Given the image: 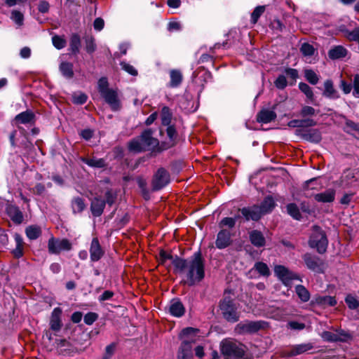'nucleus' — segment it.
Returning a JSON list of instances; mask_svg holds the SVG:
<instances>
[{"label": "nucleus", "mask_w": 359, "mask_h": 359, "mask_svg": "<svg viewBox=\"0 0 359 359\" xmlns=\"http://www.w3.org/2000/svg\"><path fill=\"white\" fill-rule=\"evenodd\" d=\"M175 258V257H173L170 253L161 250L159 252L158 262L161 264L166 266L168 260H170L172 262Z\"/></svg>", "instance_id": "c03bdc74"}, {"label": "nucleus", "mask_w": 359, "mask_h": 359, "mask_svg": "<svg viewBox=\"0 0 359 359\" xmlns=\"http://www.w3.org/2000/svg\"><path fill=\"white\" fill-rule=\"evenodd\" d=\"M353 95L355 97H359V74H355L353 78Z\"/></svg>", "instance_id": "052dcab7"}, {"label": "nucleus", "mask_w": 359, "mask_h": 359, "mask_svg": "<svg viewBox=\"0 0 359 359\" xmlns=\"http://www.w3.org/2000/svg\"><path fill=\"white\" fill-rule=\"evenodd\" d=\"M253 269H255L260 275L268 277L270 275V271L266 264L259 262L255 263Z\"/></svg>", "instance_id": "e433bc0d"}, {"label": "nucleus", "mask_w": 359, "mask_h": 359, "mask_svg": "<svg viewBox=\"0 0 359 359\" xmlns=\"http://www.w3.org/2000/svg\"><path fill=\"white\" fill-rule=\"evenodd\" d=\"M304 260L305 262L306 266L309 269L316 272L322 271L321 262L318 257L312 256L310 254H306L304 256Z\"/></svg>", "instance_id": "f3484780"}, {"label": "nucleus", "mask_w": 359, "mask_h": 359, "mask_svg": "<svg viewBox=\"0 0 359 359\" xmlns=\"http://www.w3.org/2000/svg\"><path fill=\"white\" fill-rule=\"evenodd\" d=\"M300 51L304 57H307L306 60H308L314 54L315 49L312 45L304 43L302 45Z\"/></svg>", "instance_id": "58836bf2"}, {"label": "nucleus", "mask_w": 359, "mask_h": 359, "mask_svg": "<svg viewBox=\"0 0 359 359\" xmlns=\"http://www.w3.org/2000/svg\"><path fill=\"white\" fill-rule=\"evenodd\" d=\"M170 180L168 172L163 168H160L154 175L152 185L154 190H158L168 184Z\"/></svg>", "instance_id": "9b49d317"}, {"label": "nucleus", "mask_w": 359, "mask_h": 359, "mask_svg": "<svg viewBox=\"0 0 359 359\" xmlns=\"http://www.w3.org/2000/svg\"><path fill=\"white\" fill-rule=\"evenodd\" d=\"M97 87H98V91L101 95L104 94L109 90H111L110 88H108V81L104 77L101 78L98 81Z\"/></svg>", "instance_id": "a18cd8bd"}, {"label": "nucleus", "mask_w": 359, "mask_h": 359, "mask_svg": "<svg viewBox=\"0 0 359 359\" xmlns=\"http://www.w3.org/2000/svg\"><path fill=\"white\" fill-rule=\"evenodd\" d=\"M340 88L344 94H348L351 93L353 87L350 83H346L344 80H341L340 82Z\"/></svg>", "instance_id": "0e129e2a"}, {"label": "nucleus", "mask_w": 359, "mask_h": 359, "mask_svg": "<svg viewBox=\"0 0 359 359\" xmlns=\"http://www.w3.org/2000/svg\"><path fill=\"white\" fill-rule=\"evenodd\" d=\"M169 311L173 316L181 317L184 315L185 309L181 302L172 299L170 303Z\"/></svg>", "instance_id": "aec40b11"}, {"label": "nucleus", "mask_w": 359, "mask_h": 359, "mask_svg": "<svg viewBox=\"0 0 359 359\" xmlns=\"http://www.w3.org/2000/svg\"><path fill=\"white\" fill-rule=\"evenodd\" d=\"M295 292L303 302H307L310 299V293L309 290L303 285H298L295 287Z\"/></svg>", "instance_id": "473e14b6"}, {"label": "nucleus", "mask_w": 359, "mask_h": 359, "mask_svg": "<svg viewBox=\"0 0 359 359\" xmlns=\"http://www.w3.org/2000/svg\"><path fill=\"white\" fill-rule=\"evenodd\" d=\"M275 207V203L272 197H266L260 206L243 208L241 213L246 220H258L263 215L270 212Z\"/></svg>", "instance_id": "7ed1b4c3"}, {"label": "nucleus", "mask_w": 359, "mask_h": 359, "mask_svg": "<svg viewBox=\"0 0 359 359\" xmlns=\"http://www.w3.org/2000/svg\"><path fill=\"white\" fill-rule=\"evenodd\" d=\"M288 214L295 219H300L301 214L297 205L294 203L288 204L287 206Z\"/></svg>", "instance_id": "79ce46f5"}, {"label": "nucleus", "mask_w": 359, "mask_h": 359, "mask_svg": "<svg viewBox=\"0 0 359 359\" xmlns=\"http://www.w3.org/2000/svg\"><path fill=\"white\" fill-rule=\"evenodd\" d=\"M73 102L77 104H82L87 100V96L82 93H76L72 96Z\"/></svg>", "instance_id": "603ef678"}, {"label": "nucleus", "mask_w": 359, "mask_h": 359, "mask_svg": "<svg viewBox=\"0 0 359 359\" xmlns=\"http://www.w3.org/2000/svg\"><path fill=\"white\" fill-rule=\"evenodd\" d=\"M219 307L224 318L226 320L233 323L238 320V307L231 297H224L220 303Z\"/></svg>", "instance_id": "39448f33"}, {"label": "nucleus", "mask_w": 359, "mask_h": 359, "mask_svg": "<svg viewBox=\"0 0 359 359\" xmlns=\"http://www.w3.org/2000/svg\"><path fill=\"white\" fill-rule=\"evenodd\" d=\"M250 240L253 245L258 248L265 245V238L263 234L257 230L252 231L250 233Z\"/></svg>", "instance_id": "a878e982"}, {"label": "nucleus", "mask_w": 359, "mask_h": 359, "mask_svg": "<svg viewBox=\"0 0 359 359\" xmlns=\"http://www.w3.org/2000/svg\"><path fill=\"white\" fill-rule=\"evenodd\" d=\"M170 81L168 86L171 88L178 87L182 81V74L180 71L172 69L170 72Z\"/></svg>", "instance_id": "bb28decb"}, {"label": "nucleus", "mask_w": 359, "mask_h": 359, "mask_svg": "<svg viewBox=\"0 0 359 359\" xmlns=\"http://www.w3.org/2000/svg\"><path fill=\"white\" fill-rule=\"evenodd\" d=\"M60 71L67 79H71L74 76L73 65L70 62H62L60 65Z\"/></svg>", "instance_id": "7c9ffc66"}, {"label": "nucleus", "mask_w": 359, "mask_h": 359, "mask_svg": "<svg viewBox=\"0 0 359 359\" xmlns=\"http://www.w3.org/2000/svg\"><path fill=\"white\" fill-rule=\"evenodd\" d=\"M83 161L88 165L95 168H102L104 166V161L102 158L85 159Z\"/></svg>", "instance_id": "de8ad7c7"}, {"label": "nucleus", "mask_w": 359, "mask_h": 359, "mask_svg": "<svg viewBox=\"0 0 359 359\" xmlns=\"http://www.w3.org/2000/svg\"><path fill=\"white\" fill-rule=\"evenodd\" d=\"M72 210L74 213L82 212L86 205L83 200L81 198L76 197L72 201Z\"/></svg>", "instance_id": "f704fd0d"}, {"label": "nucleus", "mask_w": 359, "mask_h": 359, "mask_svg": "<svg viewBox=\"0 0 359 359\" xmlns=\"http://www.w3.org/2000/svg\"><path fill=\"white\" fill-rule=\"evenodd\" d=\"M231 243V233L226 229L221 230L218 234L215 242L216 246L219 249L226 248Z\"/></svg>", "instance_id": "dca6fc26"}, {"label": "nucleus", "mask_w": 359, "mask_h": 359, "mask_svg": "<svg viewBox=\"0 0 359 359\" xmlns=\"http://www.w3.org/2000/svg\"><path fill=\"white\" fill-rule=\"evenodd\" d=\"M346 53V50L343 46H337L329 50L328 55L330 58L336 60L345 57Z\"/></svg>", "instance_id": "c85d7f7f"}, {"label": "nucleus", "mask_w": 359, "mask_h": 359, "mask_svg": "<svg viewBox=\"0 0 359 359\" xmlns=\"http://www.w3.org/2000/svg\"><path fill=\"white\" fill-rule=\"evenodd\" d=\"M236 224V219L233 217H224L219 223L220 227L228 226L232 228Z\"/></svg>", "instance_id": "5fc2aeb1"}, {"label": "nucleus", "mask_w": 359, "mask_h": 359, "mask_svg": "<svg viewBox=\"0 0 359 359\" xmlns=\"http://www.w3.org/2000/svg\"><path fill=\"white\" fill-rule=\"evenodd\" d=\"M346 36L349 40L359 41V27L347 32Z\"/></svg>", "instance_id": "680f3d73"}, {"label": "nucleus", "mask_w": 359, "mask_h": 359, "mask_svg": "<svg viewBox=\"0 0 359 359\" xmlns=\"http://www.w3.org/2000/svg\"><path fill=\"white\" fill-rule=\"evenodd\" d=\"M345 302L350 309H355L359 306L358 300L351 294H348L346 297Z\"/></svg>", "instance_id": "49530a36"}, {"label": "nucleus", "mask_w": 359, "mask_h": 359, "mask_svg": "<svg viewBox=\"0 0 359 359\" xmlns=\"http://www.w3.org/2000/svg\"><path fill=\"white\" fill-rule=\"evenodd\" d=\"M167 135L169 137V140L170 141V144L172 145L174 144V141L176 137V130L175 128L172 126H167Z\"/></svg>", "instance_id": "4d7b16f0"}, {"label": "nucleus", "mask_w": 359, "mask_h": 359, "mask_svg": "<svg viewBox=\"0 0 359 359\" xmlns=\"http://www.w3.org/2000/svg\"><path fill=\"white\" fill-rule=\"evenodd\" d=\"M89 251L92 262H97L103 256L104 250H102L97 238H93Z\"/></svg>", "instance_id": "ddd939ff"}, {"label": "nucleus", "mask_w": 359, "mask_h": 359, "mask_svg": "<svg viewBox=\"0 0 359 359\" xmlns=\"http://www.w3.org/2000/svg\"><path fill=\"white\" fill-rule=\"evenodd\" d=\"M34 118V114L31 111L22 112L15 116V121L22 124L32 123Z\"/></svg>", "instance_id": "c756f323"}, {"label": "nucleus", "mask_w": 359, "mask_h": 359, "mask_svg": "<svg viewBox=\"0 0 359 359\" xmlns=\"http://www.w3.org/2000/svg\"><path fill=\"white\" fill-rule=\"evenodd\" d=\"M285 72L286 75L289 78L292 79L293 80V83H294L296 81V79L298 77V72H297V70L295 69L287 68Z\"/></svg>", "instance_id": "e2e57ef3"}, {"label": "nucleus", "mask_w": 359, "mask_h": 359, "mask_svg": "<svg viewBox=\"0 0 359 359\" xmlns=\"http://www.w3.org/2000/svg\"><path fill=\"white\" fill-rule=\"evenodd\" d=\"M346 126L347 128H349L352 131H355L359 134V124L355 123L352 121L346 120Z\"/></svg>", "instance_id": "69168bd1"}, {"label": "nucleus", "mask_w": 359, "mask_h": 359, "mask_svg": "<svg viewBox=\"0 0 359 359\" xmlns=\"http://www.w3.org/2000/svg\"><path fill=\"white\" fill-rule=\"evenodd\" d=\"M274 273L284 285L291 287L293 280L302 281L300 277L293 271L283 265H276L274 267Z\"/></svg>", "instance_id": "0eeeda50"}, {"label": "nucleus", "mask_w": 359, "mask_h": 359, "mask_svg": "<svg viewBox=\"0 0 359 359\" xmlns=\"http://www.w3.org/2000/svg\"><path fill=\"white\" fill-rule=\"evenodd\" d=\"M266 325L264 321H246L236 325V330L240 333H252L264 328Z\"/></svg>", "instance_id": "9d476101"}, {"label": "nucleus", "mask_w": 359, "mask_h": 359, "mask_svg": "<svg viewBox=\"0 0 359 359\" xmlns=\"http://www.w3.org/2000/svg\"><path fill=\"white\" fill-rule=\"evenodd\" d=\"M120 65L125 72L128 73L129 74L132 76H137V70L131 65L127 63L125 61H123L120 63Z\"/></svg>", "instance_id": "3c124183"}, {"label": "nucleus", "mask_w": 359, "mask_h": 359, "mask_svg": "<svg viewBox=\"0 0 359 359\" xmlns=\"http://www.w3.org/2000/svg\"><path fill=\"white\" fill-rule=\"evenodd\" d=\"M274 84L277 88L284 89L287 85V81L284 75H280L275 81Z\"/></svg>", "instance_id": "864d4df0"}, {"label": "nucleus", "mask_w": 359, "mask_h": 359, "mask_svg": "<svg viewBox=\"0 0 359 359\" xmlns=\"http://www.w3.org/2000/svg\"><path fill=\"white\" fill-rule=\"evenodd\" d=\"M264 11L265 6H259L255 8L254 11L251 14V20L253 24H255L257 22L259 18L263 14Z\"/></svg>", "instance_id": "37998d69"}, {"label": "nucleus", "mask_w": 359, "mask_h": 359, "mask_svg": "<svg viewBox=\"0 0 359 359\" xmlns=\"http://www.w3.org/2000/svg\"><path fill=\"white\" fill-rule=\"evenodd\" d=\"M14 240L15 242V248L13 250V254L15 257L20 258L23 255L24 250V241L22 237L15 233L14 234Z\"/></svg>", "instance_id": "393cba45"}, {"label": "nucleus", "mask_w": 359, "mask_h": 359, "mask_svg": "<svg viewBox=\"0 0 359 359\" xmlns=\"http://www.w3.org/2000/svg\"><path fill=\"white\" fill-rule=\"evenodd\" d=\"M104 25V20L100 18H96L93 23L94 28L97 31H101L103 29Z\"/></svg>", "instance_id": "774afa93"}, {"label": "nucleus", "mask_w": 359, "mask_h": 359, "mask_svg": "<svg viewBox=\"0 0 359 359\" xmlns=\"http://www.w3.org/2000/svg\"><path fill=\"white\" fill-rule=\"evenodd\" d=\"M316 201L320 203H332L335 198V190L329 189L323 192L317 194L314 196Z\"/></svg>", "instance_id": "6ab92c4d"}, {"label": "nucleus", "mask_w": 359, "mask_h": 359, "mask_svg": "<svg viewBox=\"0 0 359 359\" xmlns=\"http://www.w3.org/2000/svg\"><path fill=\"white\" fill-rule=\"evenodd\" d=\"M116 345L115 344H111L107 346L105 348V353L102 357V359H110L114 355L115 351Z\"/></svg>", "instance_id": "6e6d98bb"}, {"label": "nucleus", "mask_w": 359, "mask_h": 359, "mask_svg": "<svg viewBox=\"0 0 359 359\" xmlns=\"http://www.w3.org/2000/svg\"><path fill=\"white\" fill-rule=\"evenodd\" d=\"M48 251L51 254H59L62 251H68L72 249V243L67 239H55L52 237L48 243Z\"/></svg>", "instance_id": "1a4fd4ad"}, {"label": "nucleus", "mask_w": 359, "mask_h": 359, "mask_svg": "<svg viewBox=\"0 0 359 359\" xmlns=\"http://www.w3.org/2000/svg\"><path fill=\"white\" fill-rule=\"evenodd\" d=\"M158 140L152 137L150 130H144L141 136L133 140L128 144L130 151L138 153L144 150H150L158 144Z\"/></svg>", "instance_id": "20e7f679"}, {"label": "nucleus", "mask_w": 359, "mask_h": 359, "mask_svg": "<svg viewBox=\"0 0 359 359\" xmlns=\"http://www.w3.org/2000/svg\"><path fill=\"white\" fill-rule=\"evenodd\" d=\"M6 212L8 215L15 223L20 224L22 222L23 215L18 207L9 205L6 208Z\"/></svg>", "instance_id": "4be33fe9"}, {"label": "nucleus", "mask_w": 359, "mask_h": 359, "mask_svg": "<svg viewBox=\"0 0 359 359\" xmlns=\"http://www.w3.org/2000/svg\"><path fill=\"white\" fill-rule=\"evenodd\" d=\"M97 318V315L95 313H88L84 316V323L86 325H92Z\"/></svg>", "instance_id": "13d9d810"}, {"label": "nucleus", "mask_w": 359, "mask_h": 359, "mask_svg": "<svg viewBox=\"0 0 359 359\" xmlns=\"http://www.w3.org/2000/svg\"><path fill=\"white\" fill-rule=\"evenodd\" d=\"M62 313V309L59 307H56L53 309L51 313L50 319V327L52 330L55 332L60 331L62 326L61 320Z\"/></svg>", "instance_id": "4468645a"}, {"label": "nucleus", "mask_w": 359, "mask_h": 359, "mask_svg": "<svg viewBox=\"0 0 359 359\" xmlns=\"http://www.w3.org/2000/svg\"><path fill=\"white\" fill-rule=\"evenodd\" d=\"M304 76L306 79L312 85H316L319 81L318 76L311 69H305Z\"/></svg>", "instance_id": "ea45409f"}, {"label": "nucleus", "mask_w": 359, "mask_h": 359, "mask_svg": "<svg viewBox=\"0 0 359 359\" xmlns=\"http://www.w3.org/2000/svg\"><path fill=\"white\" fill-rule=\"evenodd\" d=\"M181 29V25L179 22L172 21L170 22L168 25V29L170 32L177 31Z\"/></svg>", "instance_id": "338daca9"}, {"label": "nucleus", "mask_w": 359, "mask_h": 359, "mask_svg": "<svg viewBox=\"0 0 359 359\" xmlns=\"http://www.w3.org/2000/svg\"><path fill=\"white\" fill-rule=\"evenodd\" d=\"M105 206V201L95 197L91 202L90 209L95 217H99L103 212Z\"/></svg>", "instance_id": "5701e85b"}, {"label": "nucleus", "mask_w": 359, "mask_h": 359, "mask_svg": "<svg viewBox=\"0 0 359 359\" xmlns=\"http://www.w3.org/2000/svg\"><path fill=\"white\" fill-rule=\"evenodd\" d=\"M81 46L80 36L78 34H73L70 41V49L72 53H76L79 50Z\"/></svg>", "instance_id": "4c0bfd02"}, {"label": "nucleus", "mask_w": 359, "mask_h": 359, "mask_svg": "<svg viewBox=\"0 0 359 359\" xmlns=\"http://www.w3.org/2000/svg\"><path fill=\"white\" fill-rule=\"evenodd\" d=\"M323 95L331 100H337L339 98L340 94L338 92V90L334 88V83L332 80L327 79L325 81Z\"/></svg>", "instance_id": "2eb2a0df"}, {"label": "nucleus", "mask_w": 359, "mask_h": 359, "mask_svg": "<svg viewBox=\"0 0 359 359\" xmlns=\"http://www.w3.org/2000/svg\"><path fill=\"white\" fill-rule=\"evenodd\" d=\"M328 241L324 231L318 226H314L310 237L309 245L316 248L319 253H324L327 247Z\"/></svg>", "instance_id": "423d86ee"}, {"label": "nucleus", "mask_w": 359, "mask_h": 359, "mask_svg": "<svg viewBox=\"0 0 359 359\" xmlns=\"http://www.w3.org/2000/svg\"><path fill=\"white\" fill-rule=\"evenodd\" d=\"M11 20L18 26H21L23 24L24 17L22 13L20 12L13 10L11 12Z\"/></svg>", "instance_id": "09e8293b"}, {"label": "nucleus", "mask_w": 359, "mask_h": 359, "mask_svg": "<svg viewBox=\"0 0 359 359\" xmlns=\"http://www.w3.org/2000/svg\"><path fill=\"white\" fill-rule=\"evenodd\" d=\"M320 337L324 341L327 342H345L351 338V335L348 332L341 329L334 330L333 332L324 331L320 333Z\"/></svg>", "instance_id": "6e6552de"}, {"label": "nucleus", "mask_w": 359, "mask_h": 359, "mask_svg": "<svg viewBox=\"0 0 359 359\" xmlns=\"http://www.w3.org/2000/svg\"><path fill=\"white\" fill-rule=\"evenodd\" d=\"M276 114L273 110L268 109H262L257 115V121L259 123H268L275 120Z\"/></svg>", "instance_id": "a211bd4d"}, {"label": "nucleus", "mask_w": 359, "mask_h": 359, "mask_svg": "<svg viewBox=\"0 0 359 359\" xmlns=\"http://www.w3.org/2000/svg\"><path fill=\"white\" fill-rule=\"evenodd\" d=\"M313 347V344L311 343L298 344L293 346L291 351L289 353H285L284 356L290 357L299 355L311 350Z\"/></svg>", "instance_id": "412c9836"}, {"label": "nucleus", "mask_w": 359, "mask_h": 359, "mask_svg": "<svg viewBox=\"0 0 359 359\" xmlns=\"http://www.w3.org/2000/svg\"><path fill=\"white\" fill-rule=\"evenodd\" d=\"M52 41H53V46L57 49H62L66 46L65 39L63 37L60 36L55 35V36H53Z\"/></svg>", "instance_id": "8fccbe9b"}, {"label": "nucleus", "mask_w": 359, "mask_h": 359, "mask_svg": "<svg viewBox=\"0 0 359 359\" xmlns=\"http://www.w3.org/2000/svg\"><path fill=\"white\" fill-rule=\"evenodd\" d=\"M161 118L162 124L169 126L172 120V113L168 107H163L161 110Z\"/></svg>", "instance_id": "c9c22d12"}, {"label": "nucleus", "mask_w": 359, "mask_h": 359, "mask_svg": "<svg viewBox=\"0 0 359 359\" xmlns=\"http://www.w3.org/2000/svg\"><path fill=\"white\" fill-rule=\"evenodd\" d=\"M199 330L193 327L182 330L180 337L183 340L177 353V359H192V346L198 340Z\"/></svg>", "instance_id": "f03ea898"}, {"label": "nucleus", "mask_w": 359, "mask_h": 359, "mask_svg": "<svg viewBox=\"0 0 359 359\" xmlns=\"http://www.w3.org/2000/svg\"><path fill=\"white\" fill-rule=\"evenodd\" d=\"M172 264L175 272L182 277L184 283L189 286L199 283L205 276V264L200 252L194 253L188 259L175 256Z\"/></svg>", "instance_id": "f257e3e1"}, {"label": "nucleus", "mask_w": 359, "mask_h": 359, "mask_svg": "<svg viewBox=\"0 0 359 359\" xmlns=\"http://www.w3.org/2000/svg\"><path fill=\"white\" fill-rule=\"evenodd\" d=\"M299 90L305 94V95L311 101L313 102V90L311 89V88L306 83H299Z\"/></svg>", "instance_id": "a19ab883"}, {"label": "nucleus", "mask_w": 359, "mask_h": 359, "mask_svg": "<svg viewBox=\"0 0 359 359\" xmlns=\"http://www.w3.org/2000/svg\"><path fill=\"white\" fill-rule=\"evenodd\" d=\"M316 124V122L311 119L307 120H298L294 119L288 122V126L291 128L303 127L305 125L312 126Z\"/></svg>", "instance_id": "72a5a7b5"}, {"label": "nucleus", "mask_w": 359, "mask_h": 359, "mask_svg": "<svg viewBox=\"0 0 359 359\" xmlns=\"http://www.w3.org/2000/svg\"><path fill=\"white\" fill-rule=\"evenodd\" d=\"M303 137L306 140L314 143L320 142L322 138L320 132L316 129H311L307 130L304 133Z\"/></svg>", "instance_id": "cd10ccee"}, {"label": "nucleus", "mask_w": 359, "mask_h": 359, "mask_svg": "<svg viewBox=\"0 0 359 359\" xmlns=\"http://www.w3.org/2000/svg\"><path fill=\"white\" fill-rule=\"evenodd\" d=\"M25 233L29 239L35 240L41 235V230L39 226L31 225L26 228Z\"/></svg>", "instance_id": "2f4dec72"}, {"label": "nucleus", "mask_w": 359, "mask_h": 359, "mask_svg": "<svg viewBox=\"0 0 359 359\" xmlns=\"http://www.w3.org/2000/svg\"><path fill=\"white\" fill-rule=\"evenodd\" d=\"M313 303L322 306H333L336 305L337 300L331 296H316L313 300Z\"/></svg>", "instance_id": "b1692460"}, {"label": "nucleus", "mask_w": 359, "mask_h": 359, "mask_svg": "<svg viewBox=\"0 0 359 359\" xmlns=\"http://www.w3.org/2000/svg\"><path fill=\"white\" fill-rule=\"evenodd\" d=\"M113 111H118L121 108V101L118 93L115 90H109L101 95Z\"/></svg>", "instance_id": "f8f14e48"}, {"label": "nucleus", "mask_w": 359, "mask_h": 359, "mask_svg": "<svg viewBox=\"0 0 359 359\" xmlns=\"http://www.w3.org/2000/svg\"><path fill=\"white\" fill-rule=\"evenodd\" d=\"M316 113V110L314 108L310 106H304L302 107L300 114L302 116H313Z\"/></svg>", "instance_id": "bf43d9fd"}]
</instances>
